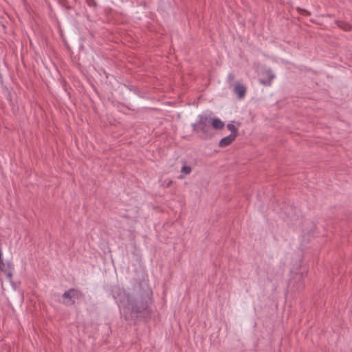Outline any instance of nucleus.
<instances>
[{"instance_id":"f257e3e1","label":"nucleus","mask_w":352,"mask_h":352,"mask_svg":"<svg viewBox=\"0 0 352 352\" xmlns=\"http://www.w3.org/2000/svg\"><path fill=\"white\" fill-rule=\"evenodd\" d=\"M137 296L123 307L122 316L130 324H135L139 320L150 318L152 314L153 292L148 281L141 280Z\"/></svg>"},{"instance_id":"f03ea898","label":"nucleus","mask_w":352,"mask_h":352,"mask_svg":"<svg viewBox=\"0 0 352 352\" xmlns=\"http://www.w3.org/2000/svg\"><path fill=\"white\" fill-rule=\"evenodd\" d=\"M196 133H200L201 139L208 140L213 137L214 133L210 127V118L204 115L199 116V121L192 124Z\"/></svg>"},{"instance_id":"7ed1b4c3","label":"nucleus","mask_w":352,"mask_h":352,"mask_svg":"<svg viewBox=\"0 0 352 352\" xmlns=\"http://www.w3.org/2000/svg\"><path fill=\"white\" fill-rule=\"evenodd\" d=\"M84 294L79 289L72 288L65 292L62 295L63 303L66 306H72L75 304L76 300L84 298Z\"/></svg>"},{"instance_id":"20e7f679","label":"nucleus","mask_w":352,"mask_h":352,"mask_svg":"<svg viewBox=\"0 0 352 352\" xmlns=\"http://www.w3.org/2000/svg\"><path fill=\"white\" fill-rule=\"evenodd\" d=\"M113 297L120 307H124L132 299L131 295L127 293L123 288L115 287L112 289Z\"/></svg>"},{"instance_id":"39448f33","label":"nucleus","mask_w":352,"mask_h":352,"mask_svg":"<svg viewBox=\"0 0 352 352\" xmlns=\"http://www.w3.org/2000/svg\"><path fill=\"white\" fill-rule=\"evenodd\" d=\"M274 77V74L271 69L264 70L261 73V78L259 81L261 84L265 86H270Z\"/></svg>"},{"instance_id":"423d86ee","label":"nucleus","mask_w":352,"mask_h":352,"mask_svg":"<svg viewBox=\"0 0 352 352\" xmlns=\"http://www.w3.org/2000/svg\"><path fill=\"white\" fill-rule=\"evenodd\" d=\"M234 92L239 99L245 97L246 94V87L240 82H237L234 86Z\"/></svg>"},{"instance_id":"0eeeda50","label":"nucleus","mask_w":352,"mask_h":352,"mask_svg":"<svg viewBox=\"0 0 352 352\" xmlns=\"http://www.w3.org/2000/svg\"><path fill=\"white\" fill-rule=\"evenodd\" d=\"M236 136L232 135H229L223 138H222L219 142V146L221 148L226 147L230 145L236 139Z\"/></svg>"},{"instance_id":"6e6552de","label":"nucleus","mask_w":352,"mask_h":352,"mask_svg":"<svg viewBox=\"0 0 352 352\" xmlns=\"http://www.w3.org/2000/svg\"><path fill=\"white\" fill-rule=\"evenodd\" d=\"M210 124L212 128L217 130H221L224 127V123L218 118H210Z\"/></svg>"},{"instance_id":"1a4fd4ad","label":"nucleus","mask_w":352,"mask_h":352,"mask_svg":"<svg viewBox=\"0 0 352 352\" xmlns=\"http://www.w3.org/2000/svg\"><path fill=\"white\" fill-rule=\"evenodd\" d=\"M335 23L338 27L344 31H351L352 30V25L346 21L336 20Z\"/></svg>"},{"instance_id":"9d476101","label":"nucleus","mask_w":352,"mask_h":352,"mask_svg":"<svg viewBox=\"0 0 352 352\" xmlns=\"http://www.w3.org/2000/svg\"><path fill=\"white\" fill-rule=\"evenodd\" d=\"M227 128L229 131H230V132H231L230 135L237 137L238 129L233 124H231V123L228 124Z\"/></svg>"},{"instance_id":"9b49d317","label":"nucleus","mask_w":352,"mask_h":352,"mask_svg":"<svg viewBox=\"0 0 352 352\" xmlns=\"http://www.w3.org/2000/svg\"><path fill=\"white\" fill-rule=\"evenodd\" d=\"M6 264V270L7 271L6 272V274L8 277H12V269H13V265L10 262H7Z\"/></svg>"},{"instance_id":"f8f14e48","label":"nucleus","mask_w":352,"mask_h":352,"mask_svg":"<svg viewBox=\"0 0 352 352\" xmlns=\"http://www.w3.org/2000/svg\"><path fill=\"white\" fill-rule=\"evenodd\" d=\"M192 170V168L190 166H184L182 168V173L186 174V175H188V174H190V172Z\"/></svg>"},{"instance_id":"ddd939ff","label":"nucleus","mask_w":352,"mask_h":352,"mask_svg":"<svg viewBox=\"0 0 352 352\" xmlns=\"http://www.w3.org/2000/svg\"><path fill=\"white\" fill-rule=\"evenodd\" d=\"M297 10L299 12V13H300L302 15H305V16H310L311 15V12L307 10H305V9H302L300 8H297Z\"/></svg>"},{"instance_id":"4468645a","label":"nucleus","mask_w":352,"mask_h":352,"mask_svg":"<svg viewBox=\"0 0 352 352\" xmlns=\"http://www.w3.org/2000/svg\"><path fill=\"white\" fill-rule=\"evenodd\" d=\"M235 80V76L233 74H229L228 76V82L230 85H232Z\"/></svg>"},{"instance_id":"2eb2a0df","label":"nucleus","mask_w":352,"mask_h":352,"mask_svg":"<svg viewBox=\"0 0 352 352\" xmlns=\"http://www.w3.org/2000/svg\"><path fill=\"white\" fill-rule=\"evenodd\" d=\"M0 270L4 272L5 274L6 272L7 271V270H6V264L3 263V260L0 261Z\"/></svg>"},{"instance_id":"dca6fc26","label":"nucleus","mask_w":352,"mask_h":352,"mask_svg":"<svg viewBox=\"0 0 352 352\" xmlns=\"http://www.w3.org/2000/svg\"><path fill=\"white\" fill-rule=\"evenodd\" d=\"M298 285H299L298 286L297 289L300 290V289H302L304 288V284L302 282H300L298 283Z\"/></svg>"},{"instance_id":"f3484780","label":"nucleus","mask_w":352,"mask_h":352,"mask_svg":"<svg viewBox=\"0 0 352 352\" xmlns=\"http://www.w3.org/2000/svg\"><path fill=\"white\" fill-rule=\"evenodd\" d=\"M173 184V181L172 180H169L168 182L166 184V187H170Z\"/></svg>"},{"instance_id":"a211bd4d","label":"nucleus","mask_w":352,"mask_h":352,"mask_svg":"<svg viewBox=\"0 0 352 352\" xmlns=\"http://www.w3.org/2000/svg\"><path fill=\"white\" fill-rule=\"evenodd\" d=\"M296 276L298 278L299 280H300L302 277V274H297Z\"/></svg>"},{"instance_id":"6ab92c4d","label":"nucleus","mask_w":352,"mask_h":352,"mask_svg":"<svg viewBox=\"0 0 352 352\" xmlns=\"http://www.w3.org/2000/svg\"><path fill=\"white\" fill-rule=\"evenodd\" d=\"M91 1L88 2V5L91 6Z\"/></svg>"},{"instance_id":"aec40b11","label":"nucleus","mask_w":352,"mask_h":352,"mask_svg":"<svg viewBox=\"0 0 352 352\" xmlns=\"http://www.w3.org/2000/svg\"><path fill=\"white\" fill-rule=\"evenodd\" d=\"M91 1L88 2V5L91 6Z\"/></svg>"}]
</instances>
